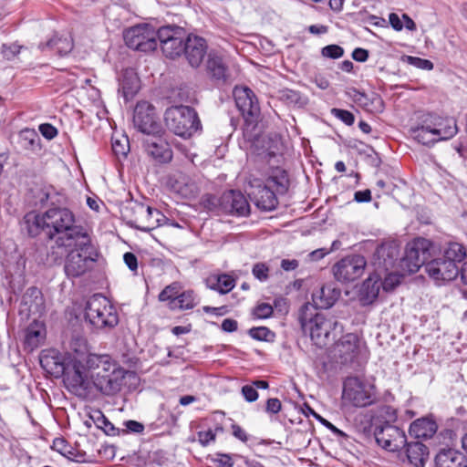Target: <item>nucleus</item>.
Returning a JSON list of instances; mask_svg holds the SVG:
<instances>
[{
    "mask_svg": "<svg viewBox=\"0 0 467 467\" xmlns=\"http://www.w3.org/2000/svg\"><path fill=\"white\" fill-rule=\"evenodd\" d=\"M253 275L261 282H265L269 276V267L265 263H256L252 268Z\"/></svg>",
    "mask_w": 467,
    "mask_h": 467,
    "instance_id": "48",
    "label": "nucleus"
},
{
    "mask_svg": "<svg viewBox=\"0 0 467 467\" xmlns=\"http://www.w3.org/2000/svg\"><path fill=\"white\" fill-rule=\"evenodd\" d=\"M22 48V46L17 45L16 43L11 45L4 44L2 46V53L5 58L10 60L13 59L16 56H17L21 52Z\"/></svg>",
    "mask_w": 467,
    "mask_h": 467,
    "instance_id": "51",
    "label": "nucleus"
},
{
    "mask_svg": "<svg viewBox=\"0 0 467 467\" xmlns=\"http://www.w3.org/2000/svg\"><path fill=\"white\" fill-rule=\"evenodd\" d=\"M426 273L436 283L441 284L454 280L460 271L457 265L451 261H446V259L441 256L426 264Z\"/></svg>",
    "mask_w": 467,
    "mask_h": 467,
    "instance_id": "20",
    "label": "nucleus"
},
{
    "mask_svg": "<svg viewBox=\"0 0 467 467\" xmlns=\"http://www.w3.org/2000/svg\"><path fill=\"white\" fill-rule=\"evenodd\" d=\"M281 401L277 398L268 399L266 401V411L269 413L276 414L281 410Z\"/></svg>",
    "mask_w": 467,
    "mask_h": 467,
    "instance_id": "56",
    "label": "nucleus"
},
{
    "mask_svg": "<svg viewBox=\"0 0 467 467\" xmlns=\"http://www.w3.org/2000/svg\"><path fill=\"white\" fill-rule=\"evenodd\" d=\"M167 129L175 135L187 139L202 129L201 120L194 109L189 106H173L164 113Z\"/></svg>",
    "mask_w": 467,
    "mask_h": 467,
    "instance_id": "4",
    "label": "nucleus"
},
{
    "mask_svg": "<svg viewBox=\"0 0 467 467\" xmlns=\"http://www.w3.org/2000/svg\"><path fill=\"white\" fill-rule=\"evenodd\" d=\"M46 338V328L40 322L31 323L25 333V348L32 351L38 348Z\"/></svg>",
    "mask_w": 467,
    "mask_h": 467,
    "instance_id": "31",
    "label": "nucleus"
},
{
    "mask_svg": "<svg viewBox=\"0 0 467 467\" xmlns=\"http://www.w3.org/2000/svg\"><path fill=\"white\" fill-rule=\"evenodd\" d=\"M206 70L208 75L215 80L225 81L227 78V67L222 57L215 53H209L206 62Z\"/></svg>",
    "mask_w": 467,
    "mask_h": 467,
    "instance_id": "37",
    "label": "nucleus"
},
{
    "mask_svg": "<svg viewBox=\"0 0 467 467\" xmlns=\"http://www.w3.org/2000/svg\"><path fill=\"white\" fill-rule=\"evenodd\" d=\"M57 52L60 56H65L67 53H69L73 48V43L72 40L68 37L61 38L59 37L58 40H57Z\"/></svg>",
    "mask_w": 467,
    "mask_h": 467,
    "instance_id": "52",
    "label": "nucleus"
},
{
    "mask_svg": "<svg viewBox=\"0 0 467 467\" xmlns=\"http://www.w3.org/2000/svg\"><path fill=\"white\" fill-rule=\"evenodd\" d=\"M222 329L225 332H234L237 329V321L231 318H226L222 322Z\"/></svg>",
    "mask_w": 467,
    "mask_h": 467,
    "instance_id": "63",
    "label": "nucleus"
},
{
    "mask_svg": "<svg viewBox=\"0 0 467 467\" xmlns=\"http://www.w3.org/2000/svg\"><path fill=\"white\" fill-rule=\"evenodd\" d=\"M215 440V432L212 430L202 431L198 432V441L203 446L208 445L211 441Z\"/></svg>",
    "mask_w": 467,
    "mask_h": 467,
    "instance_id": "55",
    "label": "nucleus"
},
{
    "mask_svg": "<svg viewBox=\"0 0 467 467\" xmlns=\"http://www.w3.org/2000/svg\"><path fill=\"white\" fill-rule=\"evenodd\" d=\"M437 423L431 418L424 417L414 420L410 426V435L417 439L431 438L437 431Z\"/></svg>",
    "mask_w": 467,
    "mask_h": 467,
    "instance_id": "30",
    "label": "nucleus"
},
{
    "mask_svg": "<svg viewBox=\"0 0 467 467\" xmlns=\"http://www.w3.org/2000/svg\"><path fill=\"white\" fill-rule=\"evenodd\" d=\"M23 311L29 315H41L45 310V299L42 292L36 286H31L22 296Z\"/></svg>",
    "mask_w": 467,
    "mask_h": 467,
    "instance_id": "24",
    "label": "nucleus"
},
{
    "mask_svg": "<svg viewBox=\"0 0 467 467\" xmlns=\"http://www.w3.org/2000/svg\"><path fill=\"white\" fill-rule=\"evenodd\" d=\"M133 123L144 134L158 135L161 131V126L158 121L155 108L147 101L137 103L134 109Z\"/></svg>",
    "mask_w": 467,
    "mask_h": 467,
    "instance_id": "11",
    "label": "nucleus"
},
{
    "mask_svg": "<svg viewBox=\"0 0 467 467\" xmlns=\"http://www.w3.org/2000/svg\"><path fill=\"white\" fill-rule=\"evenodd\" d=\"M406 455L409 462L414 467H423L428 459L427 446L420 441L407 443Z\"/></svg>",
    "mask_w": 467,
    "mask_h": 467,
    "instance_id": "33",
    "label": "nucleus"
},
{
    "mask_svg": "<svg viewBox=\"0 0 467 467\" xmlns=\"http://www.w3.org/2000/svg\"><path fill=\"white\" fill-rule=\"evenodd\" d=\"M435 464L436 467H467V459L456 450H441L436 455Z\"/></svg>",
    "mask_w": 467,
    "mask_h": 467,
    "instance_id": "29",
    "label": "nucleus"
},
{
    "mask_svg": "<svg viewBox=\"0 0 467 467\" xmlns=\"http://www.w3.org/2000/svg\"><path fill=\"white\" fill-rule=\"evenodd\" d=\"M248 334L254 339L260 341H270L275 337V334L266 327H252Z\"/></svg>",
    "mask_w": 467,
    "mask_h": 467,
    "instance_id": "45",
    "label": "nucleus"
},
{
    "mask_svg": "<svg viewBox=\"0 0 467 467\" xmlns=\"http://www.w3.org/2000/svg\"><path fill=\"white\" fill-rule=\"evenodd\" d=\"M85 366L88 371L93 373L102 369H111L114 363L108 355L88 354L85 358Z\"/></svg>",
    "mask_w": 467,
    "mask_h": 467,
    "instance_id": "38",
    "label": "nucleus"
},
{
    "mask_svg": "<svg viewBox=\"0 0 467 467\" xmlns=\"http://www.w3.org/2000/svg\"><path fill=\"white\" fill-rule=\"evenodd\" d=\"M128 148V144H122L119 140L112 142V150L117 156H126Z\"/></svg>",
    "mask_w": 467,
    "mask_h": 467,
    "instance_id": "60",
    "label": "nucleus"
},
{
    "mask_svg": "<svg viewBox=\"0 0 467 467\" xmlns=\"http://www.w3.org/2000/svg\"><path fill=\"white\" fill-rule=\"evenodd\" d=\"M331 354L342 365H360L369 356L366 342L355 333L343 335L335 342Z\"/></svg>",
    "mask_w": 467,
    "mask_h": 467,
    "instance_id": "5",
    "label": "nucleus"
},
{
    "mask_svg": "<svg viewBox=\"0 0 467 467\" xmlns=\"http://www.w3.org/2000/svg\"><path fill=\"white\" fill-rule=\"evenodd\" d=\"M41 366L50 374L56 377L67 375V368L58 355H46L40 359Z\"/></svg>",
    "mask_w": 467,
    "mask_h": 467,
    "instance_id": "39",
    "label": "nucleus"
},
{
    "mask_svg": "<svg viewBox=\"0 0 467 467\" xmlns=\"http://www.w3.org/2000/svg\"><path fill=\"white\" fill-rule=\"evenodd\" d=\"M188 35L182 26L167 25L157 30V42L165 57L176 58L182 55Z\"/></svg>",
    "mask_w": 467,
    "mask_h": 467,
    "instance_id": "8",
    "label": "nucleus"
},
{
    "mask_svg": "<svg viewBox=\"0 0 467 467\" xmlns=\"http://www.w3.org/2000/svg\"><path fill=\"white\" fill-rule=\"evenodd\" d=\"M283 97L290 103L297 104L300 100V95L298 92L286 89L283 92Z\"/></svg>",
    "mask_w": 467,
    "mask_h": 467,
    "instance_id": "64",
    "label": "nucleus"
},
{
    "mask_svg": "<svg viewBox=\"0 0 467 467\" xmlns=\"http://www.w3.org/2000/svg\"><path fill=\"white\" fill-rule=\"evenodd\" d=\"M466 256V252L462 244L458 243H450L444 248L441 257L446 261H451L458 265Z\"/></svg>",
    "mask_w": 467,
    "mask_h": 467,
    "instance_id": "40",
    "label": "nucleus"
},
{
    "mask_svg": "<svg viewBox=\"0 0 467 467\" xmlns=\"http://www.w3.org/2000/svg\"><path fill=\"white\" fill-rule=\"evenodd\" d=\"M255 205L264 211H272L276 208L278 201L276 192L267 185L258 186L252 193Z\"/></svg>",
    "mask_w": 467,
    "mask_h": 467,
    "instance_id": "26",
    "label": "nucleus"
},
{
    "mask_svg": "<svg viewBox=\"0 0 467 467\" xmlns=\"http://www.w3.org/2000/svg\"><path fill=\"white\" fill-rule=\"evenodd\" d=\"M90 377L94 379L97 394L101 393L110 396L120 390L122 375L121 372L117 369L115 363L111 369H102L93 372L90 374Z\"/></svg>",
    "mask_w": 467,
    "mask_h": 467,
    "instance_id": "17",
    "label": "nucleus"
},
{
    "mask_svg": "<svg viewBox=\"0 0 467 467\" xmlns=\"http://www.w3.org/2000/svg\"><path fill=\"white\" fill-rule=\"evenodd\" d=\"M321 54L325 57L337 59L343 57L344 49L338 45H328L321 49Z\"/></svg>",
    "mask_w": 467,
    "mask_h": 467,
    "instance_id": "47",
    "label": "nucleus"
},
{
    "mask_svg": "<svg viewBox=\"0 0 467 467\" xmlns=\"http://www.w3.org/2000/svg\"><path fill=\"white\" fill-rule=\"evenodd\" d=\"M432 130H435V137L438 141L452 138L458 131L456 121L453 119L441 118L437 115H426Z\"/></svg>",
    "mask_w": 467,
    "mask_h": 467,
    "instance_id": "23",
    "label": "nucleus"
},
{
    "mask_svg": "<svg viewBox=\"0 0 467 467\" xmlns=\"http://www.w3.org/2000/svg\"><path fill=\"white\" fill-rule=\"evenodd\" d=\"M274 309L270 304L261 303L254 309V315L258 318H268L272 316Z\"/></svg>",
    "mask_w": 467,
    "mask_h": 467,
    "instance_id": "50",
    "label": "nucleus"
},
{
    "mask_svg": "<svg viewBox=\"0 0 467 467\" xmlns=\"http://www.w3.org/2000/svg\"><path fill=\"white\" fill-rule=\"evenodd\" d=\"M85 318L96 329L113 328L119 323L115 306L100 294L93 295L87 301Z\"/></svg>",
    "mask_w": 467,
    "mask_h": 467,
    "instance_id": "6",
    "label": "nucleus"
},
{
    "mask_svg": "<svg viewBox=\"0 0 467 467\" xmlns=\"http://www.w3.org/2000/svg\"><path fill=\"white\" fill-rule=\"evenodd\" d=\"M366 265L361 255L345 257L334 265V275L340 282L355 281L363 275Z\"/></svg>",
    "mask_w": 467,
    "mask_h": 467,
    "instance_id": "15",
    "label": "nucleus"
},
{
    "mask_svg": "<svg viewBox=\"0 0 467 467\" xmlns=\"http://www.w3.org/2000/svg\"><path fill=\"white\" fill-rule=\"evenodd\" d=\"M339 296V292L330 286H323L312 295L314 308L331 307Z\"/></svg>",
    "mask_w": 467,
    "mask_h": 467,
    "instance_id": "34",
    "label": "nucleus"
},
{
    "mask_svg": "<svg viewBox=\"0 0 467 467\" xmlns=\"http://www.w3.org/2000/svg\"><path fill=\"white\" fill-rule=\"evenodd\" d=\"M389 21L394 30L401 31L403 29V24H402L400 16L396 13L389 14Z\"/></svg>",
    "mask_w": 467,
    "mask_h": 467,
    "instance_id": "62",
    "label": "nucleus"
},
{
    "mask_svg": "<svg viewBox=\"0 0 467 467\" xmlns=\"http://www.w3.org/2000/svg\"><path fill=\"white\" fill-rule=\"evenodd\" d=\"M400 258V250L394 242H387L379 245L373 254V275L382 277V274L395 268Z\"/></svg>",
    "mask_w": 467,
    "mask_h": 467,
    "instance_id": "14",
    "label": "nucleus"
},
{
    "mask_svg": "<svg viewBox=\"0 0 467 467\" xmlns=\"http://www.w3.org/2000/svg\"><path fill=\"white\" fill-rule=\"evenodd\" d=\"M265 185H267L278 194L285 193L289 187L287 172L281 168L273 169L265 181Z\"/></svg>",
    "mask_w": 467,
    "mask_h": 467,
    "instance_id": "35",
    "label": "nucleus"
},
{
    "mask_svg": "<svg viewBox=\"0 0 467 467\" xmlns=\"http://www.w3.org/2000/svg\"><path fill=\"white\" fill-rule=\"evenodd\" d=\"M126 45L141 52L153 51L158 47L157 31L149 24H139L124 31Z\"/></svg>",
    "mask_w": 467,
    "mask_h": 467,
    "instance_id": "9",
    "label": "nucleus"
},
{
    "mask_svg": "<svg viewBox=\"0 0 467 467\" xmlns=\"http://www.w3.org/2000/svg\"><path fill=\"white\" fill-rule=\"evenodd\" d=\"M354 200L357 202H368L371 201V192L367 189L364 191H358L354 194Z\"/></svg>",
    "mask_w": 467,
    "mask_h": 467,
    "instance_id": "59",
    "label": "nucleus"
},
{
    "mask_svg": "<svg viewBox=\"0 0 467 467\" xmlns=\"http://www.w3.org/2000/svg\"><path fill=\"white\" fill-rule=\"evenodd\" d=\"M205 285L209 289L224 295L229 293L234 287L235 281L227 274H213L206 277Z\"/></svg>",
    "mask_w": 467,
    "mask_h": 467,
    "instance_id": "32",
    "label": "nucleus"
},
{
    "mask_svg": "<svg viewBox=\"0 0 467 467\" xmlns=\"http://www.w3.org/2000/svg\"><path fill=\"white\" fill-rule=\"evenodd\" d=\"M47 236L54 240L57 247L67 246L73 240L88 234V231L76 223L74 213L67 208L52 207L46 211Z\"/></svg>",
    "mask_w": 467,
    "mask_h": 467,
    "instance_id": "2",
    "label": "nucleus"
},
{
    "mask_svg": "<svg viewBox=\"0 0 467 467\" xmlns=\"http://www.w3.org/2000/svg\"><path fill=\"white\" fill-rule=\"evenodd\" d=\"M234 98L239 111L244 119V135L248 140L256 137L253 133L255 130L259 117L260 107L254 91L247 87H235L234 89Z\"/></svg>",
    "mask_w": 467,
    "mask_h": 467,
    "instance_id": "7",
    "label": "nucleus"
},
{
    "mask_svg": "<svg viewBox=\"0 0 467 467\" xmlns=\"http://www.w3.org/2000/svg\"><path fill=\"white\" fill-rule=\"evenodd\" d=\"M206 40L197 35L189 34L183 47V52L187 62L192 67H198L207 55Z\"/></svg>",
    "mask_w": 467,
    "mask_h": 467,
    "instance_id": "21",
    "label": "nucleus"
},
{
    "mask_svg": "<svg viewBox=\"0 0 467 467\" xmlns=\"http://www.w3.org/2000/svg\"><path fill=\"white\" fill-rule=\"evenodd\" d=\"M67 388L77 396L83 399H93L97 397V390L94 379L88 376L80 367L74 364V370L65 377Z\"/></svg>",
    "mask_w": 467,
    "mask_h": 467,
    "instance_id": "13",
    "label": "nucleus"
},
{
    "mask_svg": "<svg viewBox=\"0 0 467 467\" xmlns=\"http://www.w3.org/2000/svg\"><path fill=\"white\" fill-rule=\"evenodd\" d=\"M146 153L159 163H168L172 159L170 145L161 137L152 135L143 142Z\"/></svg>",
    "mask_w": 467,
    "mask_h": 467,
    "instance_id": "22",
    "label": "nucleus"
},
{
    "mask_svg": "<svg viewBox=\"0 0 467 467\" xmlns=\"http://www.w3.org/2000/svg\"><path fill=\"white\" fill-rule=\"evenodd\" d=\"M403 61L407 62L408 64L420 69L424 70H431L433 68V64L431 60L417 57H411V56H405L403 57Z\"/></svg>",
    "mask_w": 467,
    "mask_h": 467,
    "instance_id": "46",
    "label": "nucleus"
},
{
    "mask_svg": "<svg viewBox=\"0 0 467 467\" xmlns=\"http://www.w3.org/2000/svg\"><path fill=\"white\" fill-rule=\"evenodd\" d=\"M24 228L27 234L36 237L45 232L47 234V220H46V212L43 213H37L36 212H30L26 213L23 221Z\"/></svg>",
    "mask_w": 467,
    "mask_h": 467,
    "instance_id": "28",
    "label": "nucleus"
},
{
    "mask_svg": "<svg viewBox=\"0 0 467 467\" xmlns=\"http://www.w3.org/2000/svg\"><path fill=\"white\" fill-rule=\"evenodd\" d=\"M374 435L377 443L389 451H397L406 444L405 432L389 423L377 426Z\"/></svg>",
    "mask_w": 467,
    "mask_h": 467,
    "instance_id": "16",
    "label": "nucleus"
},
{
    "mask_svg": "<svg viewBox=\"0 0 467 467\" xmlns=\"http://www.w3.org/2000/svg\"><path fill=\"white\" fill-rule=\"evenodd\" d=\"M39 131L43 137L52 140L57 135V130L49 123H44L39 126Z\"/></svg>",
    "mask_w": 467,
    "mask_h": 467,
    "instance_id": "54",
    "label": "nucleus"
},
{
    "mask_svg": "<svg viewBox=\"0 0 467 467\" xmlns=\"http://www.w3.org/2000/svg\"><path fill=\"white\" fill-rule=\"evenodd\" d=\"M139 90V78L132 70H125L119 81V92L129 101Z\"/></svg>",
    "mask_w": 467,
    "mask_h": 467,
    "instance_id": "36",
    "label": "nucleus"
},
{
    "mask_svg": "<svg viewBox=\"0 0 467 467\" xmlns=\"http://www.w3.org/2000/svg\"><path fill=\"white\" fill-rule=\"evenodd\" d=\"M52 449L59 452L60 454L72 459L76 462H82V455H75L72 451V448L67 443L63 438H57L53 441Z\"/></svg>",
    "mask_w": 467,
    "mask_h": 467,
    "instance_id": "42",
    "label": "nucleus"
},
{
    "mask_svg": "<svg viewBox=\"0 0 467 467\" xmlns=\"http://www.w3.org/2000/svg\"><path fill=\"white\" fill-rule=\"evenodd\" d=\"M181 291V286L179 283H172L167 285L160 294L159 300L161 302L168 301L169 306L172 304V301L177 298Z\"/></svg>",
    "mask_w": 467,
    "mask_h": 467,
    "instance_id": "44",
    "label": "nucleus"
},
{
    "mask_svg": "<svg viewBox=\"0 0 467 467\" xmlns=\"http://www.w3.org/2000/svg\"><path fill=\"white\" fill-rule=\"evenodd\" d=\"M343 399L355 407H366L375 401V389L358 378L349 377L344 381Z\"/></svg>",
    "mask_w": 467,
    "mask_h": 467,
    "instance_id": "10",
    "label": "nucleus"
},
{
    "mask_svg": "<svg viewBox=\"0 0 467 467\" xmlns=\"http://www.w3.org/2000/svg\"><path fill=\"white\" fill-rule=\"evenodd\" d=\"M197 305L196 296L193 291L187 290L182 293L180 292L177 298L172 301L171 309H192Z\"/></svg>",
    "mask_w": 467,
    "mask_h": 467,
    "instance_id": "41",
    "label": "nucleus"
},
{
    "mask_svg": "<svg viewBox=\"0 0 467 467\" xmlns=\"http://www.w3.org/2000/svg\"><path fill=\"white\" fill-rule=\"evenodd\" d=\"M135 218L130 220L129 224L142 232H150L159 225L164 219L163 214L156 209L138 203L132 208Z\"/></svg>",
    "mask_w": 467,
    "mask_h": 467,
    "instance_id": "18",
    "label": "nucleus"
},
{
    "mask_svg": "<svg viewBox=\"0 0 467 467\" xmlns=\"http://www.w3.org/2000/svg\"><path fill=\"white\" fill-rule=\"evenodd\" d=\"M352 58L358 62H365L368 58V51L361 47H357L352 52Z\"/></svg>",
    "mask_w": 467,
    "mask_h": 467,
    "instance_id": "58",
    "label": "nucleus"
},
{
    "mask_svg": "<svg viewBox=\"0 0 467 467\" xmlns=\"http://www.w3.org/2000/svg\"><path fill=\"white\" fill-rule=\"evenodd\" d=\"M431 243L424 238H418L408 245L402 264L409 272L415 273L422 265L426 266L431 258Z\"/></svg>",
    "mask_w": 467,
    "mask_h": 467,
    "instance_id": "12",
    "label": "nucleus"
},
{
    "mask_svg": "<svg viewBox=\"0 0 467 467\" xmlns=\"http://www.w3.org/2000/svg\"><path fill=\"white\" fill-rule=\"evenodd\" d=\"M232 430H233V435L236 439H238V440H240V441H242L244 442L248 441V435H247V433L245 432V431L242 427H240L237 424H233L232 425Z\"/></svg>",
    "mask_w": 467,
    "mask_h": 467,
    "instance_id": "61",
    "label": "nucleus"
},
{
    "mask_svg": "<svg viewBox=\"0 0 467 467\" xmlns=\"http://www.w3.org/2000/svg\"><path fill=\"white\" fill-rule=\"evenodd\" d=\"M298 321L303 332L308 334L313 343L319 348L326 347L337 330L342 331V327L334 317L316 312L309 303L301 306Z\"/></svg>",
    "mask_w": 467,
    "mask_h": 467,
    "instance_id": "1",
    "label": "nucleus"
},
{
    "mask_svg": "<svg viewBox=\"0 0 467 467\" xmlns=\"http://www.w3.org/2000/svg\"><path fill=\"white\" fill-rule=\"evenodd\" d=\"M217 201L219 210L224 213L236 216H247L250 213L249 202L241 192H225Z\"/></svg>",
    "mask_w": 467,
    "mask_h": 467,
    "instance_id": "19",
    "label": "nucleus"
},
{
    "mask_svg": "<svg viewBox=\"0 0 467 467\" xmlns=\"http://www.w3.org/2000/svg\"><path fill=\"white\" fill-rule=\"evenodd\" d=\"M21 143L26 149L34 150L39 144V137L34 130L25 129L19 135Z\"/></svg>",
    "mask_w": 467,
    "mask_h": 467,
    "instance_id": "43",
    "label": "nucleus"
},
{
    "mask_svg": "<svg viewBox=\"0 0 467 467\" xmlns=\"http://www.w3.org/2000/svg\"><path fill=\"white\" fill-rule=\"evenodd\" d=\"M123 259L127 266L131 271H136L138 268V260L134 254L132 253H126L123 255Z\"/></svg>",
    "mask_w": 467,
    "mask_h": 467,
    "instance_id": "57",
    "label": "nucleus"
},
{
    "mask_svg": "<svg viewBox=\"0 0 467 467\" xmlns=\"http://www.w3.org/2000/svg\"><path fill=\"white\" fill-rule=\"evenodd\" d=\"M62 247L70 248L64 264L65 274L69 278H77L91 271L99 255L88 233Z\"/></svg>",
    "mask_w": 467,
    "mask_h": 467,
    "instance_id": "3",
    "label": "nucleus"
},
{
    "mask_svg": "<svg viewBox=\"0 0 467 467\" xmlns=\"http://www.w3.org/2000/svg\"><path fill=\"white\" fill-rule=\"evenodd\" d=\"M427 116H425L421 122L410 129V136L419 143L426 146H431L438 142L435 137V130H432Z\"/></svg>",
    "mask_w": 467,
    "mask_h": 467,
    "instance_id": "27",
    "label": "nucleus"
},
{
    "mask_svg": "<svg viewBox=\"0 0 467 467\" xmlns=\"http://www.w3.org/2000/svg\"><path fill=\"white\" fill-rule=\"evenodd\" d=\"M242 394L246 401L253 402L258 399V392L254 385H244L242 388Z\"/></svg>",
    "mask_w": 467,
    "mask_h": 467,
    "instance_id": "53",
    "label": "nucleus"
},
{
    "mask_svg": "<svg viewBox=\"0 0 467 467\" xmlns=\"http://www.w3.org/2000/svg\"><path fill=\"white\" fill-rule=\"evenodd\" d=\"M331 113L333 114L334 117L340 119L346 125L350 126L355 121L354 115L348 110L341 109H332Z\"/></svg>",
    "mask_w": 467,
    "mask_h": 467,
    "instance_id": "49",
    "label": "nucleus"
},
{
    "mask_svg": "<svg viewBox=\"0 0 467 467\" xmlns=\"http://www.w3.org/2000/svg\"><path fill=\"white\" fill-rule=\"evenodd\" d=\"M374 277L375 280L371 290L368 293V297L370 301L378 297L379 290V285H378L379 282L382 285L384 290L390 291L400 283L402 275L392 269L382 274L381 278L379 275H374Z\"/></svg>",
    "mask_w": 467,
    "mask_h": 467,
    "instance_id": "25",
    "label": "nucleus"
}]
</instances>
